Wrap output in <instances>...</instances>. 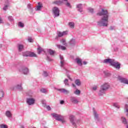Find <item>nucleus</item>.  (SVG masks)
<instances>
[{
    "label": "nucleus",
    "mask_w": 128,
    "mask_h": 128,
    "mask_svg": "<svg viewBox=\"0 0 128 128\" xmlns=\"http://www.w3.org/2000/svg\"><path fill=\"white\" fill-rule=\"evenodd\" d=\"M97 16H102L101 20L98 22V24L99 26H108V10H102L101 12L97 13Z\"/></svg>",
    "instance_id": "f257e3e1"
},
{
    "label": "nucleus",
    "mask_w": 128,
    "mask_h": 128,
    "mask_svg": "<svg viewBox=\"0 0 128 128\" xmlns=\"http://www.w3.org/2000/svg\"><path fill=\"white\" fill-rule=\"evenodd\" d=\"M103 62L104 64H110V66H114L117 70L120 68V64L114 59H105L103 61Z\"/></svg>",
    "instance_id": "f03ea898"
},
{
    "label": "nucleus",
    "mask_w": 128,
    "mask_h": 128,
    "mask_svg": "<svg viewBox=\"0 0 128 128\" xmlns=\"http://www.w3.org/2000/svg\"><path fill=\"white\" fill-rule=\"evenodd\" d=\"M108 88H110V84H108V83H105L103 84L100 86L98 95L102 96V94H106V92L108 90Z\"/></svg>",
    "instance_id": "7ed1b4c3"
},
{
    "label": "nucleus",
    "mask_w": 128,
    "mask_h": 128,
    "mask_svg": "<svg viewBox=\"0 0 128 128\" xmlns=\"http://www.w3.org/2000/svg\"><path fill=\"white\" fill-rule=\"evenodd\" d=\"M69 120L70 122H72V126L75 127H76V124H78V122H80V120H76V117L74 116V115H70L69 117Z\"/></svg>",
    "instance_id": "20e7f679"
},
{
    "label": "nucleus",
    "mask_w": 128,
    "mask_h": 128,
    "mask_svg": "<svg viewBox=\"0 0 128 128\" xmlns=\"http://www.w3.org/2000/svg\"><path fill=\"white\" fill-rule=\"evenodd\" d=\"M23 56H30V58H36V54L34 52L26 51L22 52Z\"/></svg>",
    "instance_id": "39448f33"
},
{
    "label": "nucleus",
    "mask_w": 128,
    "mask_h": 128,
    "mask_svg": "<svg viewBox=\"0 0 128 128\" xmlns=\"http://www.w3.org/2000/svg\"><path fill=\"white\" fill-rule=\"evenodd\" d=\"M52 116L53 118H56V120L64 122V120H62V117L60 115H59L58 114H56V113H53L52 114Z\"/></svg>",
    "instance_id": "423d86ee"
},
{
    "label": "nucleus",
    "mask_w": 128,
    "mask_h": 128,
    "mask_svg": "<svg viewBox=\"0 0 128 128\" xmlns=\"http://www.w3.org/2000/svg\"><path fill=\"white\" fill-rule=\"evenodd\" d=\"M118 78L122 84H128V80L126 78H124L122 76H118Z\"/></svg>",
    "instance_id": "0eeeda50"
},
{
    "label": "nucleus",
    "mask_w": 128,
    "mask_h": 128,
    "mask_svg": "<svg viewBox=\"0 0 128 128\" xmlns=\"http://www.w3.org/2000/svg\"><path fill=\"white\" fill-rule=\"evenodd\" d=\"M36 100L34 98H28L26 99V103L28 106H32V104H34Z\"/></svg>",
    "instance_id": "6e6552de"
},
{
    "label": "nucleus",
    "mask_w": 128,
    "mask_h": 128,
    "mask_svg": "<svg viewBox=\"0 0 128 128\" xmlns=\"http://www.w3.org/2000/svg\"><path fill=\"white\" fill-rule=\"evenodd\" d=\"M19 71L24 74H28V69L25 67L20 68L19 69Z\"/></svg>",
    "instance_id": "1a4fd4ad"
},
{
    "label": "nucleus",
    "mask_w": 128,
    "mask_h": 128,
    "mask_svg": "<svg viewBox=\"0 0 128 128\" xmlns=\"http://www.w3.org/2000/svg\"><path fill=\"white\" fill-rule=\"evenodd\" d=\"M52 10L56 17L58 16H60V10H58V8L57 7H54Z\"/></svg>",
    "instance_id": "9d476101"
},
{
    "label": "nucleus",
    "mask_w": 128,
    "mask_h": 128,
    "mask_svg": "<svg viewBox=\"0 0 128 128\" xmlns=\"http://www.w3.org/2000/svg\"><path fill=\"white\" fill-rule=\"evenodd\" d=\"M57 34L58 38H62V36H66V34H68V31H64L63 32H57Z\"/></svg>",
    "instance_id": "9b49d317"
},
{
    "label": "nucleus",
    "mask_w": 128,
    "mask_h": 128,
    "mask_svg": "<svg viewBox=\"0 0 128 128\" xmlns=\"http://www.w3.org/2000/svg\"><path fill=\"white\" fill-rule=\"evenodd\" d=\"M5 3L6 4H5L3 8V10H6L8 8V6H10V1H8V0H6Z\"/></svg>",
    "instance_id": "f8f14e48"
},
{
    "label": "nucleus",
    "mask_w": 128,
    "mask_h": 128,
    "mask_svg": "<svg viewBox=\"0 0 128 128\" xmlns=\"http://www.w3.org/2000/svg\"><path fill=\"white\" fill-rule=\"evenodd\" d=\"M58 92H62V94H68L70 93V92L65 88H60L58 89Z\"/></svg>",
    "instance_id": "ddd939ff"
},
{
    "label": "nucleus",
    "mask_w": 128,
    "mask_h": 128,
    "mask_svg": "<svg viewBox=\"0 0 128 128\" xmlns=\"http://www.w3.org/2000/svg\"><path fill=\"white\" fill-rule=\"evenodd\" d=\"M60 66L61 68H64V56L60 55Z\"/></svg>",
    "instance_id": "4468645a"
},
{
    "label": "nucleus",
    "mask_w": 128,
    "mask_h": 128,
    "mask_svg": "<svg viewBox=\"0 0 128 128\" xmlns=\"http://www.w3.org/2000/svg\"><path fill=\"white\" fill-rule=\"evenodd\" d=\"M70 100H71L73 104H78V100L76 97H71Z\"/></svg>",
    "instance_id": "2eb2a0df"
},
{
    "label": "nucleus",
    "mask_w": 128,
    "mask_h": 128,
    "mask_svg": "<svg viewBox=\"0 0 128 128\" xmlns=\"http://www.w3.org/2000/svg\"><path fill=\"white\" fill-rule=\"evenodd\" d=\"M76 8H78V10L80 12H82V4H79L76 6Z\"/></svg>",
    "instance_id": "dca6fc26"
},
{
    "label": "nucleus",
    "mask_w": 128,
    "mask_h": 128,
    "mask_svg": "<svg viewBox=\"0 0 128 128\" xmlns=\"http://www.w3.org/2000/svg\"><path fill=\"white\" fill-rule=\"evenodd\" d=\"M47 52L50 54V56H54V54H56V52L52 49H48Z\"/></svg>",
    "instance_id": "f3484780"
},
{
    "label": "nucleus",
    "mask_w": 128,
    "mask_h": 128,
    "mask_svg": "<svg viewBox=\"0 0 128 128\" xmlns=\"http://www.w3.org/2000/svg\"><path fill=\"white\" fill-rule=\"evenodd\" d=\"M76 62L78 64H79V66H82V60L78 58H76Z\"/></svg>",
    "instance_id": "a211bd4d"
},
{
    "label": "nucleus",
    "mask_w": 128,
    "mask_h": 128,
    "mask_svg": "<svg viewBox=\"0 0 128 128\" xmlns=\"http://www.w3.org/2000/svg\"><path fill=\"white\" fill-rule=\"evenodd\" d=\"M42 4L40 2L38 3V6H37L36 10H40L42 8Z\"/></svg>",
    "instance_id": "6ab92c4d"
},
{
    "label": "nucleus",
    "mask_w": 128,
    "mask_h": 128,
    "mask_svg": "<svg viewBox=\"0 0 128 128\" xmlns=\"http://www.w3.org/2000/svg\"><path fill=\"white\" fill-rule=\"evenodd\" d=\"M56 46L59 48V50H66V48L64 46L56 44Z\"/></svg>",
    "instance_id": "aec40b11"
},
{
    "label": "nucleus",
    "mask_w": 128,
    "mask_h": 128,
    "mask_svg": "<svg viewBox=\"0 0 128 128\" xmlns=\"http://www.w3.org/2000/svg\"><path fill=\"white\" fill-rule=\"evenodd\" d=\"M121 120L124 124H128V120L124 117H122Z\"/></svg>",
    "instance_id": "412c9836"
},
{
    "label": "nucleus",
    "mask_w": 128,
    "mask_h": 128,
    "mask_svg": "<svg viewBox=\"0 0 128 128\" xmlns=\"http://www.w3.org/2000/svg\"><path fill=\"white\" fill-rule=\"evenodd\" d=\"M18 48L19 52H22L24 49V45L20 44H18Z\"/></svg>",
    "instance_id": "4be33fe9"
},
{
    "label": "nucleus",
    "mask_w": 128,
    "mask_h": 128,
    "mask_svg": "<svg viewBox=\"0 0 128 128\" xmlns=\"http://www.w3.org/2000/svg\"><path fill=\"white\" fill-rule=\"evenodd\" d=\"M124 110H125V112H127V114H126V116H128V104H125Z\"/></svg>",
    "instance_id": "5701e85b"
},
{
    "label": "nucleus",
    "mask_w": 128,
    "mask_h": 128,
    "mask_svg": "<svg viewBox=\"0 0 128 128\" xmlns=\"http://www.w3.org/2000/svg\"><path fill=\"white\" fill-rule=\"evenodd\" d=\"M64 2L60 0H57V1H54V4H58V6H60V4H63Z\"/></svg>",
    "instance_id": "b1692460"
},
{
    "label": "nucleus",
    "mask_w": 128,
    "mask_h": 128,
    "mask_svg": "<svg viewBox=\"0 0 128 128\" xmlns=\"http://www.w3.org/2000/svg\"><path fill=\"white\" fill-rule=\"evenodd\" d=\"M6 114L8 118H12V114L10 111H6Z\"/></svg>",
    "instance_id": "393cba45"
},
{
    "label": "nucleus",
    "mask_w": 128,
    "mask_h": 128,
    "mask_svg": "<svg viewBox=\"0 0 128 128\" xmlns=\"http://www.w3.org/2000/svg\"><path fill=\"white\" fill-rule=\"evenodd\" d=\"M93 110H94V118L98 120V114L96 113V110H94V108H93Z\"/></svg>",
    "instance_id": "a878e982"
},
{
    "label": "nucleus",
    "mask_w": 128,
    "mask_h": 128,
    "mask_svg": "<svg viewBox=\"0 0 128 128\" xmlns=\"http://www.w3.org/2000/svg\"><path fill=\"white\" fill-rule=\"evenodd\" d=\"M27 8H28V10L30 12H32V5L29 4H28Z\"/></svg>",
    "instance_id": "bb28decb"
},
{
    "label": "nucleus",
    "mask_w": 128,
    "mask_h": 128,
    "mask_svg": "<svg viewBox=\"0 0 128 128\" xmlns=\"http://www.w3.org/2000/svg\"><path fill=\"white\" fill-rule=\"evenodd\" d=\"M18 26L20 28H24V24L22 22H18Z\"/></svg>",
    "instance_id": "cd10ccee"
},
{
    "label": "nucleus",
    "mask_w": 128,
    "mask_h": 128,
    "mask_svg": "<svg viewBox=\"0 0 128 128\" xmlns=\"http://www.w3.org/2000/svg\"><path fill=\"white\" fill-rule=\"evenodd\" d=\"M75 84H76V86H80V80L77 79L75 80Z\"/></svg>",
    "instance_id": "c85d7f7f"
},
{
    "label": "nucleus",
    "mask_w": 128,
    "mask_h": 128,
    "mask_svg": "<svg viewBox=\"0 0 128 128\" xmlns=\"http://www.w3.org/2000/svg\"><path fill=\"white\" fill-rule=\"evenodd\" d=\"M38 54H42V52H44V50L42 48V47H38Z\"/></svg>",
    "instance_id": "c756f323"
},
{
    "label": "nucleus",
    "mask_w": 128,
    "mask_h": 128,
    "mask_svg": "<svg viewBox=\"0 0 128 128\" xmlns=\"http://www.w3.org/2000/svg\"><path fill=\"white\" fill-rule=\"evenodd\" d=\"M68 24L71 28H74V22H70Z\"/></svg>",
    "instance_id": "7c9ffc66"
},
{
    "label": "nucleus",
    "mask_w": 128,
    "mask_h": 128,
    "mask_svg": "<svg viewBox=\"0 0 128 128\" xmlns=\"http://www.w3.org/2000/svg\"><path fill=\"white\" fill-rule=\"evenodd\" d=\"M64 82L65 86H70V84H68V79H65L64 81Z\"/></svg>",
    "instance_id": "2f4dec72"
},
{
    "label": "nucleus",
    "mask_w": 128,
    "mask_h": 128,
    "mask_svg": "<svg viewBox=\"0 0 128 128\" xmlns=\"http://www.w3.org/2000/svg\"><path fill=\"white\" fill-rule=\"evenodd\" d=\"M74 94H77V96H79V94H80V90L78 89H76V90L74 92Z\"/></svg>",
    "instance_id": "473e14b6"
},
{
    "label": "nucleus",
    "mask_w": 128,
    "mask_h": 128,
    "mask_svg": "<svg viewBox=\"0 0 128 128\" xmlns=\"http://www.w3.org/2000/svg\"><path fill=\"white\" fill-rule=\"evenodd\" d=\"M4 91L0 90V100H2V98H4Z\"/></svg>",
    "instance_id": "72a5a7b5"
},
{
    "label": "nucleus",
    "mask_w": 128,
    "mask_h": 128,
    "mask_svg": "<svg viewBox=\"0 0 128 128\" xmlns=\"http://www.w3.org/2000/svg\"><path fill=\"white\" fill-rule=\"evenodd\" d=\"M42 76H43L46 78V76H48V72H46V71H44Z\"/></svg>",
    "instance_id": "f704fd0d"
},
{
    "label": "nucleus",
    "mask_w": 128,
    "mask_h": 128,
    "mask_svg": "<svg viewBox=\"0 0 128 128\" xmlns=\"http://www.w3.org/2000/svg\"><path fill=\"white\" fill-rule=\"evenodd\" d=\"M16 88L19 90H22V85H17Z\"/></svg>",
    "instance_id": "c9c22d12"
},
{
    "label": "nucleus",
    "mask_w": 128,
    "mask_h": 128,
    "mask_svg": "<svg viewBox=\"0 0 128 128\" xmlns=\"http://www.w3.org/2000/svg\"><path fill=\"white\" fill-rule=\"evenodd\" d=\"M70 44L72 45L74 44H76V40L74 39H72L70 41Z\"/></svg>",
    "instance_id": "e433bc0d"
},
{
    "label": "nucleus",
    "mask_w": 128,
    "mask_h": 128,
    "mask_svg": "<svg viewBox=\"0 0 128 128\" xmlns=\"http://www.w3.org/2000/svg\"><path fill=\"white\" fill-rule=\"evenodd\" d=\"M88 10L89 12H91L92 14V12H94V8H88Z\"/></svg>",
    "instance_id": "4c0bfd02"
},
{
    "label": "nucleus",
    "mask_w": 128,
    "mask_h": 128,
    "mask_svg": "<svg viewBox=\"0 0 128 128\" xmlns=\"http://www.w3.org/2000/svg\"><path fill=\"white\" fill-rule=\"evenodd\" d=\"M113 106H114L115 108H120V106L118 103H114Z\"/></svg>",
    "instance_id": "58836bf2"
},
{
    "label": "nucleus",
    "mask_w": 128,
    "mask_h": 128,
    "mask_svg": "<svg viewBox=\"0 0 128 128\" xmlns=\"http://www.w3.org/2000/svg\"><path fill=\"white\" fill-rule=\"evenodd\" d=\"M0 128H8V126L4 124H1L0 125Z\"/></svg>",
    "instance_id": "ea45409f"
},
{
    "label": "nucleus",
    "mask_w": 128,
    "mask_h": 128,
    "mask_svg": "<svg viewBox=\"0 0 128 128\" xmlns=\"http://www.w3.org/2000/svg\"><path fill=\"white\" fill-rule=\"evenodd\" d=\"M66 6H68V8H72V5H70V4L68 2H66V4H65Z\"/></svg>",
    "instance_id": "a19ab883"
},
{
    "label": "nucleus",
    "mask_w": 128,
    "mask_h": 128,
    "mask_svg": "<svg viewBox=\"0 0 128 128\" xmlns=\"http://www.w3.org/2000/svg\"><path fill=\"white\" fill-rule=\"evenodd\" d=\"M8 20H9L10 22H14V18L12 16H9L8 17Z\"/></svg>",
    "instance_id": "79ce46f5"
},
{
    "label": "nucleus",
    "mask_w": 128,
    "mask_h": 128,
    "mask_svg": "<svg viewBox=\"0 0 128 128\" xmlns=\"http://www.w3.org/2000/svg\"><path fill=\"white\" fill-rule=\"evenodd\" d=\"M28 42H34V40H32V38H28Z\"/></svg>",
    "instance_id": "37998d69"
},
{
    "label": "nucleus",
    "mask_w": 128,
    "mask_h": 128,
    "mask_svg": "<svg viewBox=\"0 0 128 128\" xmlns=\"http://www.w3.org/2000/svg\"><path fill=\"white\" fill-rule=\"evenodd\" d=\"M61 42H62V43L63 44L64 46H66V40L62 39L61 40Z\"/></svg>",
    "instance_id": "c03bdc74"
},
{
    "label": "nucleus",
    "mask_w": 128,
    "mask_h": 128,
    "mask_svg": "<svg viewBox=\"0 0 128 128\" xmlns=\"http://www.w3.org/2000/svg\"><path fill=\"white\" fill-rule=\"evenodd\" d=\"M40 92H42L46 93V90L44 88H42L40 90Z\"/></svg>",
    "instance_id": "a18cd8bd"
},
{
    "label": "nucleus",
    "mask_w": 128,
    "mask_h": 128,
    "mask_svg": "<svg viewBox=\"0 0 128 128\" xmlns=\"http://www.w3.org/2000/svg\"><path fill=\"white\" fill-rule=\"evenodd\" d=\"M42 104H43V106H46V103L45 100H42Z\"/></svg>",
    "instance_id": "49530a36"
},
{
    "label": "nucleus",
    "mask_w": 128,
    "mask_h": 128,
    "mask_svg": "<svg viewBox=\"0 0 128 128\" xmlns=\"http://www.w3.org/2000/svg\"><path fill=\"white\" fill-rule=\"evenodd\" d=\"M46 108L48 110H50V106H46Z\"/></svg>",
    "instance_id": "de8ad7c7"
},
{
    "label": "nucleus",
    "mask_w": 128,
    "mask_h": 128,
    "mask_svg": "<svg viewBox=\"0 0 128 128\" xmlns=\"http://www.w3.org/2000/svg\"><path fill=\"white\" fill-rule=\"evenodd\" d=\"M105 75L106 76H110V74L108 72L106 73Z\"/></svg>",
    "instance_id": "09e8293b"
},
{
    "label": "nucleus",
    "mask_w": 128,
    "mask_h": 128,
    "mask_svg": "<svg viewBox=\"0 0 128 128\" xmlns=\"http://www.w3.org/2000/svg\"><path fill=\"white\" fill-rule=\"evenodd\" d=\"M47 60H48L49 62H52V60L50 59V57H48V56H47Z\"/></svg>",
    "instance_id": "8fccbe9b"
},
{
    "label": "nucleus",
    "mask_w": 128,
    "mask_h": 128,
    "mask_svg": "<svg viewBox=\"0 0 128 128\" xmlns=\"http://www.w3.org/2000/svg\"><path fill=\"white\" fill-rule=\"evenodd\" d=\"M97 88H98V87H96V86H94V87L92 88V90H96Z\"/></svg>",
    "instance_id": "3c124183"
},
{
    "label": "nucleus",
    "mask_w": 128,
    "mask_h": 128,
    "mask_svg": "<svg viewBox=\"0 0 128 128\" xmlns=\"http://www.w3.org/2000/svg\"><path fill=\"white\" fill-rule=\"evenodd\" d=\"M114 27L111 26L110 27V30H114Z\"/></svg>",
    "instance_id": "603ef678"
},
{
    "label": "nucleus",
    "mask_w": 128,
    "mask_h": 128,
    "mask_svg": "<svg viewBox=\"0 0 128 128\" xmlns=\"http://www.w3.org/2000/svg\"><path fill=\"white\" fill-rule=\"evenodd\" d=\"M60 104H64V100H61V101L60 102Z\"/></svg>",
    "instance_id": "864d4df0"
},
{
    "label": "nucleus",
    "mask_w": 128,
    "mask_h": 128,
    "mask_svg": "<svg viewBox=\"0 0 128 128\" xmlns=\"http://www.w3.org/2000/svg\"><path fill=\"white\" fill-rule=\"evenodd\" d=\"M3 22H2V19L0 17V24H2Z\"/></svg>",
    "instance_id": "5fc2aeb1"
},
{
    "label": "nucleus",
    "mask_w": 128,
    "mask_h": 128,
    "mask_svg": "<svg viewBox=\"0 0 128 128\" xmlns=\"http://www.w3.org/2000/svg\"><path fill=\"white\" fill-rule=\"evenodd\" d=\"M67 77L72 80V78L70 76V75H68Z\"/></svg>",
    "instance_id": "6e6d98bb"
},
{
    "label": "nucleus",
    "mask_w": 128,
    "mask_h": 128,
    "mask_svg": "<svg viewBox=\"0 0 128 128\" xmlns=\"http://www.w3.org/2000/svg\"><path fill=\"white\" fill-rule=\"evenodd\" d=\"M86 61H84V62H83V64H86Z\"/></svg>",
    "instance_id": "4d7b16f0"
},
{
    "label": "nucleus",
    "mask_w": 128,
    "mask_h": 128,
    "mask_svg": "<svg viewBox=\"0 0 128 128\" xmlns=\"http://www.w3.org/2000/svg\"><path fill=\"white\" fill-rule=\"evenodd\" d=\"M72 86L74 88H76V85L74 84H72Z\"/></svg>",
    "instance_id": "13d9d810"
},
{
    "label": "nucleus",
    "mask_w": 128,
    "mask_h": 128,
    "mask_svg": "<svg viewBox=\"0 0 128 128\" xmlns=\"http://www.w3.org/2000/svg\"><path fill=\"white\" fill-rule=\"evenodd\" d=\"M24 126H21V128H24Z\"/></svg>",
    "instance_id": "bf43d9fd"
},
{
    "label": "nucleus",
    "mask_w": 128,
    "mask_h": 128,
    "mask_svg": "<svg viewBox=\"0 0 128 128\" xmlns=\"http://www.w3.org/2000/svg\"><path fill=\"white\" fill-rule=\"evenodd\" d=\"M64 2H68V0H63Z\"/></svg>",
    "instance_id": "052dcab7"
},
{
    "label": "nucleus",
    "mask_w": 128,
    "mask_h": 128,
    "mask_svg": "<svg viewBox=\"0 0 128 128\" xmlns=\"http://www.w3.org/2000/svg\"><path fill=\"white\" fill-rule=\"evenodd\" d=\"M126 128H128V124L126 126Z\"/></svg>",
    "instance_id": "680f3d73"
},
{
    "label": "nucleus",
    "mask_w": 128,
    "mask_h": 128,
    "mask_svg": "<svg viewBox=\"0 0 128 128\" xmlns=\"http://www.w3.org/2000/svg\"><path fill=\"white\" fill-rule=\"evenodd\" d=\"M56 38H58V37H56Z\"/></svg>",
    "instance_id": "e2e57ef3"
},
{
    "label": "nucleus",
    "mask_w": 128,
    "mask_h": 128,
    "mask_svg": "<svg viewBox=\"0 0 128 128\" xmlns=\"http://www.w3.org/2000/svg\"><path fill=\"white\" fill-rule=\"evenodd\" d=\"M126 2H128V0H126Z\"/></svg>",
    "instance_id": "0e129e2a"
}]
</instances>
